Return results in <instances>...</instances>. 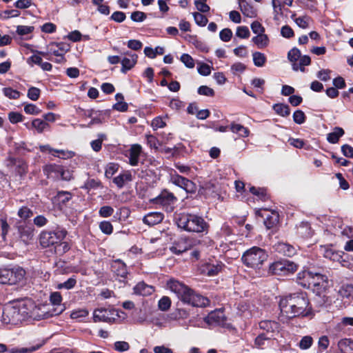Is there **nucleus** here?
Instances as JSON below:
<instances>
[{
    "label": "nucleus",
    "mask_w": 353,
    "mask_h": 353,
    "mask_svg": "<svg viewBox=\"0 0 353 353\" xmlns=\"http://www.w3.org/2000/svg\"><path fill=\"white\" fill-rule=\"evenodd\" d=\"M223 263L216 261L214 263L212 261L202 262L199 266V270L201 274L208 276H214L217 275L222 270Z\"/></svg>",
    "instance_id": "14"
},
{
    "label": "nucleus",
    "mask_w": 353,
    "mask_h": 353,
    "mask_svg": "<svg viewBox=\"0 0 353 353\" xmlns=\"http://www.w3.org/2000/svg\"><path fill=\"white\" fill-rule=\"evenodd\" d=\"M164 214L159 212H151L145 214L143 218V222L149 226H153L162 222Z\"/></svg>",
    "instance_id": "22"
},
{
    "label": "nucleus",
    "mask_w": 353,
    "mask_h": 353,
    "mask_svg": "<svg viewBox=\"0 0 353 353\" xmlns=\"http://www.w3.org/2000/svg\"><path fill=\"white\" fill-rule=\"evenodd\" d=\"M77 284V280L74 276L69 278L63 283H60L57 285V288L59 290L65 288L67 290L72 289Z\"/></svg>",
    "instance_id": "46"
},
{
    "label": "nucleus",
    "mask_w": 353,
    "mask_h": 353,
    "mask_svg": "<svg viewBox=\"0 0 353 353\" xmlns=\"http://www.w3.org/2000/svg\"><path fill=\"white\" fill-rule=\"evenodd\" d=\"M3 94L10 99H18L21 96V92L10 87L3 88Z\"/></svg>",
    "instance_id": "44"
},
{
    "label": "nucleus",
    "mask_w": 353,
    "mask_h": 353,
    "mask_svg": "<svg viewBox=\"0 0 353 353\" xmlns=\"http://www.w3.org/2000/svg\"><path fill=\"white\" fill-rule=\"evenodd\" d=\"M170 181L174 185L184 190L186 186V181H188V179L179 175L176 172V171H174V174H171Z\"/></svg>",
    "instance_id": "39"
},
{
    "label": "nucleus",
    "mask_w": 353,
    "mask_h": 353,
    "mask_svg": "<svg viewBox=\"0 0 353 353\" xmlns=\"http://www.w3.org/2000/svg\"><path fill=\"white\" fill-rule=\"evenodd\" d=\"M72 199V194L68 191L59 190L52 199V203L60 210L66 208Z\"/></svg>",
    "instance_id": "15"
},
{
    "label": "nucleus",
    "mask_w": 353,
    "mask_h": 353,
    "mask_svg": "<svg viewBox=\"0 0 353 353\" xmlns=\"http://www.w3.org/2000/svg\"><path fill=\"white\" fill-rule=\"evenodd\" d=\"M167 288L184 303L197 307H205L210 304V300L207 297L177 280L170 279L167 282Z\"/></svg>",
    "instance_id": "2"
},
{
    "label": "nucleus",
    "mask_w": 353,
    "mask_h": 353,
    "mask_svg": "<svg viewBox=\"0 0 353 353\" xmlns=\"http://www.w3.org/2000/svg\"><path fill=\"white\" fill-rule=\"evenodd\" d=\"M254 64L257 67H263L266 62V57L263 53L255 52L252 54Z\"/></svg>",
    "instance_id": "41"
},
{
    "label": "nucleus",
    "mask_w": 353,
    "mask_h": 353,
    "mask_svg": "<svg viewBox=\"0 0 353 353\" xmlns=\"http://www.w3.org/2000/svg\"><path fill=\"white\" fill-rule=\"evenodd\" d=\"M345 134L344 130L341 127H335L333 132L327 134V141L332 144L339 142V139Z\"/></svg>",
    "instance_id": "31"
},
{
    "label": "nucleus",
    "mask_w": 353,
    "mask_h": 353,
    "mask_svg": "<svg viewBox=\"0 0 353 353\" xmlns=\"http://www.w3.org/2000/svg\"><path fill=\"white\" fill-rule=\"evenodd\" d=\"M70 249V246L69 243L66 241H61L60 243H57L56 247L54 248V252L55 254L58 256H62Z\"/></svg>",
    "instance_id": "40"
},
{
    "label": "nucleus",
    "mask_w": 353,
    "mask_h": 353,
    "mask_svg": "<svg viewBox=\"0 0 353 353\" xmlns=\"http://www.w3.org/2000/svg\"><path fill=\"white\" fill-rule=\"evenodd\" d=\"M190 249V245L183 239L174 241L170 248V252L176 255H180Z\"/></svg>",
    "instance_id": "24"
},
{
    "label": "nucleus",
    "mask_w": 353,
    "mask_h": 353,
    "mask_svg": "<svg viewBox=\"0 0 353 353\" xmlns=\"http://www.w3.org/2000/svg\"><path fill=\"white\" fill-rule=\"evenodd\" d=\"M276 250L279 253L288 257L293 256L296 252V249L293 245L284 242L278 243L276 245Z\"/></svg>",
    "instance_id": "28"
},
{
    "label": "nucleus",
    "mask_w": 353,
    "mask_h": 353,
    "mask_svg": "<svg viewBox=\"0 0 353 353\" xmlns=\"http://www.w3.org/2000/svg\"><path fill=\"white\" fill-rule=\"evenodd\" d=\"M239 7L244 16L249 18H254L257 16L256 10L254 8L253 6L250 5L248 2H245Z\"/></svg>",
    "instance_id": "33"
},
{
    "label": "nucleus",
    "mask_w": 353,
    "mask_h": 353,
    "mask_svg": "<svg viewBox=\"0 0 353 353\" xmlns=\"http://www.w3.org/2000/svg\"><path fill=\"white\" fill-rule=\"evenodd\" d=\"M197 92L200 95L207 97H214L215 95L214 90L207 85H201L200 87H199Z\"/></svg>",
    "instance_id": "62"
},
{
    "label": "nucleus",
    "mask_w": 353,
    "mask_h": 353,
    "mask_svg": "<svg viewBox=\"0 0 353 353\" xmlns=\"http://www.w3.org/2000/svg\"><path fill=\"white\" fill-rule=\"evenodd\" d=\"M194 19L195 23L201 27H204L207 25L208 19L204 14L195 12L193 14Z\"/></svg>",
    "instance_id": "47"
},
{
    "label": "nucleus",
    "mask_w": 353,
    "mask_h": 353,
    "mask_svg": "<svg viewBox=\"0 0 353 353\" xmlns=\"http://www.w3.org/2000/svg\"><path fill=\"white\" fill-rule=\"evenodd\" d=\"M132 181V175L131 172L129 170L123 171L120 173L117 176L113 178L112 182L117 186L119 188H122L124 187L126 183L130 182Z\"/></svg>",
    "instance_id": "27"
},
{
    "label": "nucleus",
    "mask_w": 353,
    "mask_h": 353,
    "mask_svg": "<svg viewBox=\"0 0 353 353\" xmlns=\"http://www.w3.org/2000/svg\"><path fill=\"white\" fill-rule=\"evenodd\" d=\"M313 272L309 270H303L299 272L296 275L297 283L303 288L310 289V281Z\"/></svg>",
    "instance_id": "17"
},
{
    "label": "nucleus",
    "mask_w": 353,
    "mask_h": 353,
    "mask_svg": "<svg viewBox=\"0 0 353 353\" xmlns=\"http://www.w3.org/2000/svg\"><path fill=\"white\" fill-rule=\"evenodd\" d=\"M104 139H105V135L101 134H99V138L91 142V147L94 151L99 152L101 150L102 143Z\"/></svg>",
    "instance_id": "58"
},
{
    "label": "nucleus",
    "mask_w": 353,
    "mask_h": 353,
    "mask_svg": "<svg viewBox=\"0 0 353 353\" xmlns=\"http://www.w3.org/2000/svg\"><path fill=\"white\" fill-rule=\"evenodd\" d=\"M181 62L188 68H193L195 63L193 58L188 54H183L180 58Z\"/></svg>",
    "instance_id": "61"
},
{
    "label": "nucleus",
    "mask_w": 353,
    "mask_h": 353,
    "mask_svg": "<svg viewBox=\"0 0 353 353\" xmlns=\"http://www.w3.org/2000/svg\"><path fill=\"white\" fill-rule=\"evenodd\" d=\"M225 320L223 312L221 310L212 311L204 318L205 322L209 325H219L224 323Z\"/></svg>",
    "instance_id": "16"
},
{
    "label": "nucleus",
    "mask_w": 353,
    "mask_h": 353,
    "mask_svg": "<svg viewBox=\"0 0 353 353\" xmlns=\"http://www.w3.org/2000/svg\"><path fill=\"white\" fill-rule=\"evenodd\" d=\"M119 165L116 163H110L107 165L105 175L107 178H111L119 170Z\"/></svg>",
    "instance_id": "52"
},
{
    "label": "nucleus",
    "mask_w": 353,
    "mask_h": 353,
    "mask_svg": "<svg viewBox=\"0 0 353 353\" xmlns=\"http://www.w3.org/2000/svg\"><path fill=\"white\" fill-rule=\"evenodd\" d=\"M67 231L63 228H57L54 230H43L39 234V243L43 248L54 250L57 243L64 240Z\"/></svg>",
    "instance_id": "6"
},
{
    "label": "nucleus",
    "mask_w": 353,
    "mask_h": 353,
    "mask_svg": "<svg viewBox=\"0 0 353 353\" xmlns=\"http://www.w3.org/2000/svg\"><path fill=\"white\" fill-rule=\"evenodd\" d=\"M268 258V254L264 249L253 246L243 253L241 261L248 268L259 270Z\"/></svg>",
    "instance_id": "5"
},
{
    "label": "nucleus",
    "mask_w": 353,
    "mask_h": 353,
    "mask_svg": "<svg viewBox=\"0 0 353 353\" xmlns=\"http://www.w3.org/2000/svg\"><path fill=\"white\" fill-rule=\"evenodd\" d=\"M338 347L341 353H353V340L343 339L339 341Z\"/></svg>",
    "instance_id": "32"
},
{
    "label": "nucleus",
    "mask_w": 353,
    "mask_h": 353,
    "mask_svg": "<svg viewBox=\"0 0 353 353\" xmlns=\"http://www.w3.org/2000/svg\"><path fill=\"white\" fill-rule=\"evenodd\" d=\"M147 18V14L141 11H134L131 13L130 19L134 22H142Z\"/></svg>",
    "instance_id": "63"
},
{
    "label": "nucleus",
    "mask_w": 353,
    "mask_h": 353,
    "mask_svg": "<svg viewBox=\"0 0 353 353\" xmlns=\"http://www.w3.org/2000/svg\"><path fill=\"white\" fill-rule=\"evenodd\" d=\"M17 215L23 220H27L33 215L32 210L28 206H22L18 210Z\"/></svg>",
    "instance_id": "43"
},
{
    "label": "nucleus",
    "mask_w": 353,
    "mask_h": 353,
    "mask_svg": "<svg viewBox=\"0 0 353 353\" xmlns=\"http://www.w3.org/2000/svg\"><path fill=\"white\" fill-rule=\"evenodd\" d=\"M24 116L17 112H10L8 113V119L10 122L12 124H16L17 123L21 122L23 121Z\"/></svg>",
    "instance_id": "56"
},
{
    "label": "nucleus",
    "mask_w": 353,
    "mask_h": 353,
    "mask_svg": "<svg viewBox=\"0 0 353 353\" xmlns=\"http://www.w3.org/2000/svg\"><path fill=\"white\" fill-rule=\"evenodd\" d=\"M26 274L21 267L0 268V283L10 285L20 283L24 280Z\"/></svg>",
    "instance_id": "7"
},
{
    "label": "nucleus",
    "mask_w": 353,
    "mask_h": 353,
    "mask_svg": "<svg viewBox=\"0 0 353 353\" xmlns=\"http://www.w3.org/2000/svg\"><path fill=\"white\" fill-rule=\"evenodd\" d=\"M99 229L103 234L107 235H110L113 232V225L108 221H103L100 222Z\"/></svg>",
    "instance_id": "48"
},
{
    "label": "nucleus",
    "mask_w": 353,
    "mask_h": 353,
    "mask_svg": "<svg viewBox=\"0 0 353 353\" xmlns=\"http://www.w3.org/2000/svg\"><path fill=\"white\" fill-rule=\"evenodd\" d=\"M124 54L128 55L131 57V59L124 57L121 61V72L125 74L128 70L134 67L137 62L138 56L136 54H132L131 52H126Z\"/></svg>",
    "instance_id": "19"
},
{
    "label": "nucleus",
    "mask_w": 353,
    "mask_h": 353,
    "mask_svg": "<svg viewBox=\"0 0 353 353\" xmlns=\"http://www.w3.org/2000/svg\"><path fill=\"white\" fill-rule=\"evenodd\" d=\"M110 269L114 276L120 282H125L129 274L126 264L121 259L112 260L110 263Z\"/></svg>",
    "instance_id": "12"
},
{
    "label": "nucleus",
    "mask_w": 353,
    "mask_h": 353,
    "mask_svg": "<svg viewBox=\"0 0 353 353\" xmlns=\"http://www.w3.org/2000/svg\"><path fill=\"white\" fill-rule=\"evenodd\" d=\"M252 41L259 48L267 47L270 42L268 35L264 33L259 34L252 37Z\"/></svg>",
    "instance_id": "34"
},
{
    "label": "nucleus",
    "mask_w": 353,
    "mask_h": 353,
    "mask_svg": "<svg viewBox=\"0 0 353 353\" xmlns=\"http://www.w3.org/2000/svg\"><path fill=\"white\" fill-rule=\"evenodd\" d=\"M70 50L69 44L63 42L51 43L50 44V53L53 55H65Z\"/></svg>",
    "instance_id": "26"
},
{
    "label": "nucleus",
    "mask_w": 353,
    "mask_h": 353,
    "mask_svg": "<svg viewBox=\"0 0 353 353\" xmlns=\"http://www.w3.org/2000/svg\"><path fill=\"white\" fill-rule=\"evenodd\" d=\"M159 308L163 312L168 310L171 306V300L168 296H163L158 303Z\"/></svg>",
    "instance_id": "54"
},
{
    "label": "nucleus",
    "mask_w": 353,
    "mask_h": 353,
    "mask_svg": "<svg viewBox=\"0 0 353 353\" xmlns=\"http://www.w3.org/2000/svg\"><path fill=\"white\" fill-rule=\"evenodd\" d=\"M339 294L343 299H350L353 295V285L343 283L339 290Z\"/></svg>",
    "instance_id": "36"
},
{
    "label": "nucleus",
    "mask_w": 353,
    "mask_h": 353,
    "mask_svg": "<svg viewBox=\"0 0 353 353\" xmlns=\"http://www.w3.org/2000/svg\"><path fill=\"white\" fill-rule=\"evenodd\" d=\"M18 230L21 240L26 244H28L34 236V228L28 225H20Z\"/></svg>",
    "instance_id": "25"
},
{
    "label": "nucleus",
    "mask_w": 353,
    "mask_h": 353,
    "mask_svg": "<svg viewBox=\"0 0 353 353\" xmlns=\"http://www.w3.org/2000/svg\"><path fill=\"white\" fill-rule=\"evenodd\" d=\"M41 94V90L39 88L34 86H31L28 90L27 97L32 101H37L39 99Z\"/></svg>",
    "instance_id": "55"
},
{
    "label": "nucleus",
    "mask_w": 353,
    "mask_h": 353,
    "mask_svg": "<svg viewBox=\"0 0 353 353\" xmlns=\"http://www.w3.org/2000/svg\"><path fill=\"white\" fill-rule=\"evenodd\" d=\"M31 125L32 128H35L39 133H42L48 127V123L40 119H33Z\"/></svg>",
    "instance_id": "42"
},
{
    "label": "nucleus",
    "mask_w": 353,
    "mask_h": 353,
    "mask_svg": "<svg viewBox=\"0 0 353 353\" xmlns=\"http://www.w3.org/2000/svg\"><path fill=\"white\" fill-rule=\"evenodd\" d=\"M0 229L1 237L3 241H6V235L10 230V225L6 217H1L0 219Z\"/></svg>",
    "instance_id": "51"
},
{
    "label": "nucleus",
    "mask_w": 353,
    "mask_h": 353,
    "mask_svg": "<svg viewBox=\"0 0 353 353\" xmlns=\"http://www.w3.org/2000/svg\"><path fill=\"white\" fill-rule=\"evenodd\" d=\"M119 314L114 309L97 308L93 312V321L113 323Z\"/></svg>",
    "instance_id": "11"
},
{
    "label": "nucleus",
    "mask_w": 353,
    "mask_h": 353,
    "mask_svg": "<svg viewBox=\"0 0 353 353\" xmlns=\"http://www.w3.org/2000/svg\"><path fill=\"white\" fill-rule=\"evenodd\" d=\"M34 308H35V303L30 299H26L17 305L6 307L3 311V316L9 319V322L36 318L37 315L32 310Z\"/></svg>",
    "instance_id": "4"
},
{
    "label": "nucleus",
    "mask_w": 353,
    "mask_h": 353,
    "mask_svg": "<svg viewBox=\"0 0 353 353\" xmlns=\"http://www.w3.org/2000/svg\"><path fill=\"white\" fill-rule=\"evenodd\" d=\"M34 313L37 315L36 318H30L33 320L39 321L41 319H45L50 317V314H49V312H46V311H41V307L39 305H37L35 304V308H34Z\"/></svg>",
    "instance_id": "45"
},
{
    "label": "nucleus",
    "mask_w": 353,
    "mask_h": 353,
    "mask_svg": "<svg viewBox=\"0 0 353 353\" xmlns=\"http://www.w3.org/2000/svg\"><path fill=\"white\" fill-rule=\"evenodd\" d=\"M20 12L17 10H6L0 12V19L6 20L12 17H17Z\"/></svg>",
    "instance_id": "50"
},
{
    "label": "nucleus",
    "mask_w": 353,
    "mask_h": 353,
    "mask_svg": "<svg viewBox=\"0 0 353 353\" xmlns=\"http://www.w3.org/2000/svg\"><path fill=\"white\" fill-rule=\"evenodd\" d=\"M250 192L258 196L259 199L263 201H266L269 199V196L267 194V190L264 188H256L254 186H252L250 188Z\"/></svg>",
    "instance_id": "38"
},
{
    "label": "nucleus",
    "mask_w": 353,
    "mask_h": 353,
    "mask_svg": "<svg viewBox=\"0 0 353 353\" xmlns=\"http://www.w3.org/2000/svg\"><path fill=\"white\" fill-rule=\"evenodd\" d=\"M321 282L316 283L312 287V290L314 292L316 293V295L321 294L324 293L328 288L329 281L328 277L327 276H321L320 278Z\"/></svg>",
    "instance_id": "29"
},
{
    "label": "nucleus",
    "mask_w": 353,
    "mask_h": 353,
    "mask_svg": "<svg viewBox=\"0 0 353 353\" xmlns=\"http://www.w3.org/2000/svg\"><path fill=\"white\" fill-rule=\"evenodd\" d=\"M259 329L262 332L261 334H264L271 339H274L276 335L280 332V323L275 321L272 320H261L259 322Z\"/></svg>",
    "instance_id": "13"
},
{
    "label": "nucleus",
    "mask_w": 353,
    "mask_h": 353,
    "mask_svg": "<svg viewBox=\"0 0 353 353\" xmlns=\"http://www.w3.org/2000/svg\"><path fill=\"white\" fill-rule=\"evenodd\" d=\"M24 112L28 114L37 115L41 113V110L34 104L27 103L24 106Z\"/></svg>",
    "instance_id": "60"
},
{
    "label": "nucleus",
    "mask_w": 353,
    "mask_h": 353,
    "mask_svg": "<svg viewBox=\"0 0 353 353\" xmlns=\"http://www.w3.org/2000/svg\"><path fill=\"white\" fill-rule=\"evenodd\" d=\"M301 56V51L297 48H293L288 53V59L290 62L292 63V68L295 71L299 70V65L296 61L299 60Z\"/></svg>",
    "instance_id": "30"
},
{
    "label": "nucleus",
    "mask_w": 353,
    "mask_h": 353,
    "mask_svg": "<svg viewBox=\"0 0 353 353\" xmlns=\"http://www.w3.org/2000/svg\"><path fill=\"white\" fill-rule=\"evenodd\" d=\"M292 117L294 122L299 125L303 124L306 121V116L301 110L294 111Z\"/></svg>",
    "instance_id": "53"
},
{
    "label": "nucleus",
    "mask_w": 353,
    "mask_h": 353,
    "mask_svg": "<svg viewBox=\"0 0 353 353\" xmlns=\"http://www.w3.org/2000/svg\"><path fill=\"white\" fill-rule=\"evenodd\" d=\"M178 199L174 194L167 189L163 190L161 193L152 199V203L160 205L167 212H172Z\"/></svg>",
    "instance_id": "10"
},
{
    "label": "nucleus",
    "mask_w": 353,
    "mask_h": 353,
    "mask_svg": "<svg viewBox=\"0 0 353 353\" xmlns=\"http://www.w3.org/2000/svg\"><path fill=\"white\" fill-rule=\"evenodd\" d=\"M62 300V296L59 292H54L50 294V301L53 305L60 306Z\"/></svg>",
    "instance_id": "64"
},
{
    "label": "nucleus",
    "mask_w": 353,
    "mask_h": 353,
    "mask_svg": "<svg viewBox=\"0 0 353 353\" xmlns=\"http://www.w3.org/2000/svg\"><path fill=\"white\" fill-rule=\"evenodd\" d=\"M207 0H195L194 4L196 9L201 12H208L210 10V6L206 3Z\"/></svg>",
    "instance_id": "59"
},
{
    "label": "nucleus",
    "mask_w": 353,
    "mask_h": 353,
    "mask_svg": "<svg viewBox=\"0 0 353 353\" xmlns=\"http://www.w3.org/2000/svg\"><path fill=\"white\" fill-rule=\"evenodd\" d=\"M299 265L287 259H281L272 263L269 265V273L273 275H289L298 270Z\"/></svg>",
    "instance_id": "9"
},
{
    "label": "nucleus",
    "mask_w": 353,
    "mask_h": 353,
    "mask_svg": "<svg viewBox=\"0 0 353 353\" xmlns=\"http://www.w3.org/2000/svg\"><path fill=\"white\" fill-rule=\"evenodd\" d=\"M272 108L281 117H286L290 114V108L288 104L276 103L273 105Z\"/></svg>",
    "instance_id": "35"
},
{
    "label": "nucleus",
    "mask_w": 353,
    "mask_h": 353,
    "mask_svg": "<svg viewBox=\"0 0 353 353\" xmlns=\"http://www.w3.org/2000/svg\"><path fill=\"white\" fill-rule=\"evenodd\" d=\"M279 307L278 319L283 324H289L296 318H312L315 315L307 293L301 290L281 296Z\"/></svg>",
    "instance_id": "1"
},
{
    "label": "nucleus",
    "mask_w": 353,
    "mask_h": 353,
    "mask_svg": "<svg viewBox=\"0 0 353 353\" xmlns=\"http://www.w3.org/2000/svg\"><path fill=\"white\" fill-rule=\"evenodd\" d=\"M323 256L333 261H340L342 259L341 252L333 248L332 245L321 246Z\"/></svg>",
    "instance_id": "18"
},
{
    "label": "nucleus",
    "mask_w": 353,
    "mask_h": 353,
    "mask_svg": "<svg viewBox=\"0 0 353 353\" xmlns=\"http://www.w3.org/2000/svg\"><path fill=\"white\" fill-rule=\"evenodd\" d=\"M279 221V214L276 211H268L264 219V225L267 229H274Z\"/></svg>",
    "instance_id": "23"
},
{
    "label": "nucleus",
    "mask_w": 353,
    "mask_h": 353,
    "mask_svg": "<svg viewBox=\"0 0 353 353\" xmlns=\"http://www.w3.org/2000/svg\"><path fill=\"white\" fill-rule=\"evenodd\" d=\"M176 223L181 229L190 232L208 233L210 228L208 223L202 216L189 213L178 214Z\"/></svg>",
    "instance_id": "3"
},
{
    "label": "nucleus",
    "mask_w": 353,
    "mask_h": 353,
    "mask_svg": "<svg viewBox=\"0 0 353 353\" xmlns=\"http://www.w3.org/2000/svg\"><path fill=\"white\" fill-rule=\"evenodd\" d=\"M129 164L132 166H137L139 164V157L142 152V147L139 144H133L128 150Z\"/></svg>",
    "instance_id": "20"
},
{
    "label": "nucleus",
    "mask_w": 353,
    "mask_h": 353,
    "mask_svg": "<svg viewBox=\"0 0 353 353\" xmlns=\"http://www.w3.org/2000/svg\"><path fill=\"white\" fill-rule=\"evenodd\" d=\"M230 130L234 133L239 134L242 137H247L250 134V130L248 128L235 123H231Z\"/></svg>",
    "instance_id": "37"
},
{
    "label": "nucleus",
    "mask_w": 353,
    "mask_h": 353,
    "mask_svg": "<svg viewBox=\"0 0 353 353\" xmlns=\"http://www.w3.org/2000/svg\"><path fill=\"white\" fill-rule=\"evenodd\" d=\"M154 292V288L152 285H148L144 281L139 282L133 288V293L136 295L147 296L151 295Z\"/></svg>",
    "instance_id": "21"
},
{
    "label": "nucleus",
    "mask_w": 353,
    "mask_h": 353,
    "mask_svg": "<svg viewBox=\"0 0 353 353\" xmlns=\"http://www.w3.org/2000/svg\"><path fill=\"white\" fill-rule=\"evenodd\" d=\"M43 172L47 178L54 180L70 181L73 179L72 171L62 165L55 163L46 165L43 168Z\"/></svg>",
    "instance_id": "8"
},
{
    "label": "nucleus",
    "mask_w": 353,
    "mask_h": 353,
    "mask_svg": "<svg viewBox=\"0 0 353 353\" xmlns=\"http://www.w3.org/2000/svg\"><path fill=\"white\" fill-rule=\"evenodd\" d=\"M270 337L266 336L264 334L259 333L257 336L254 340V345L259 349H263L265 342L266 341H271Z\"/></svg>",
    "instance_id": "49"
},
{
    "label": "nucleus",
    "mask_w": 353,
    "mask_h": 353,
    "mask_svg": "<svg viewBox=\"0 0 353 353\" xmlns=\"http://www.w3.org/2000/svg\"><path fill=\"white\" fill-rule=\"evenodd\" d=\"M46 343V340H42L40 343H37L29 347L18 348V353H30L40 349Z\"/></svg>",
    "instance_id": "57"
}]
</instances>
